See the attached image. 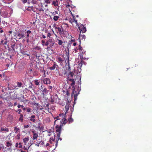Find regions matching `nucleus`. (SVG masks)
Wrapping results in <instances>:
<instances>
[{
  "label": "nucleus",
  "instance_id": "603ef678",
  "mask_svg": "<svg viewBox=\"0 0 152 152\" xmlns=\"http://www.w3.org/2000/svg\"><path fill=\"white\" fill-rule=\"evenodd\" d=\"M64 25L66 26L67 27H69V25L68 24L66 23H63L62 25Z\"/></svg>",
  "mask_w": 152,
  "mask_h": 152
},
{
  "label": "nucleus",
  "instance_id": "393cba45",
  "mask_svg": "<svg viewBox=\"0 0 152 152\" xmlns=\"http://www.w3.org/2000/svg\"><path fill=\"white\" fill-rule=\"evenodd\" d=\"M59 14H58V15H54L53 18V20L55 21L58 20L59 18Z\"/></svg>",
  "mask_w": 152,
  "mask_h": 152
},
{
  "label": "nucleus",
  "instance_id": "338daca9",
  "mask_svg": "<svg viewBox=\"0 0 152 152\" xmlns=\"http://www.w3.org/2000/svg\"><path fill=\"white\" fill-rule=\"evenodd\" d=\"M23 149L25 150H27V148H26L25 146H24L23 147Z\"/></svg>",
  "mask_w": 152,
  "mask_h": 152
},
{
  "label": "nucleus",
  "instance_id": "2eb2a0df",
  "mask_svg": "<svg viewBox=\"0 0 152 152\" xmlns=\"http://www.w3.org/2000/svg\"><path fill=\"white\" fill-rule=\"evenodd\" d=\"M60 134H60V133H57V136H56L57 137L56 142V147L57 146V145L58 144V140H60V141H61L62 140V138H61L60 137Z\"/></svg>",
  "mask_w": 152,
  "mask_h": 152
},
{
  "label": "nucleus",
  "instance_id": "ddd939ff",
  "mask_svg": "<svg viewBox=\"0 0 152 152\" xmlns=\"http://www.w3.org/2000/svg\"><path fill=\"white\" fill-rule=\"evenodd\" d=\"M70 106V103L69 102H67L66 104V105L65 106V108L66 111V112L65 114L66 115V113H67L68 111L69 110V107Z\"/></svg>",
  "mask_w": 152,
  "mask_h": 152
},
{
  "label": "nucleus",
  "instance_id": "a18cd8bd",
  "mask_svg": "<svg viewBox=\"0 0 152 152\" xmlns=\"http://www.w3.org/2000/svg\"><path fill=\"white\" fill-rule=\"evenodd\" d=\"M22 110L21 109H19L17 111H16V112H18V114H20Z\"/></svg>",
  "mask_w": 152,
  "mask_h": 152
},
{
  "label": "nucleus",
  "instance_id": "7c9ffc66",
  "mask_svg": "<svg viewBox=\"0 0 152 152\" xmlns=\"http://www.w3.org/2000/svg\"><path fill=\"white\" fill-rule=\"evenodd\" d=\"M17 86H16L15 87V88H16V87H17V86L19 87H20L22 85V83L21 82H18L17 83Z\"/></svg>",
  "mask_w": 152,
  "mask_h": 152
},
{
  "label": "nucleus",
  "instance_id": "cd10ccee",
  "mask_svg": "<svg viewBox=\"0 0 152 152\" xmlns=\"http://www.w3.org/2000/svg\"><path fill=\"white\" fill-rule=\"evenodd\" d=\"M11 98L13 99H18V100H20L21 102H23L24 101L23 100V99H20V97L17 98L16 96H12L11 97Z\"/></svg>",
  "mask_w": 152,
  "mask_h": 152
},
{
  "label": "nucleus",
  "instance_id": "6ab92c4d",
  "mask_svg": "<svg viewBox=\"0 0 152 152\" xmlns=\"http://www.w3.org/2000/svg\"><path fill=\"white\" fill-rule=\"evenodd\" d=\"M4 36L5 37V38L4 39V40H5V41L3 43V45H7V46H8V45L7 44L8 42V41L7 40V38L6 37L5 35H4Z\"/></svg>",
  "mask_w": 152,
  "mask_h": 152
},
{
  "label": "nucleus",
  "instance_id": "37998d69",
  "mask_svg": "<svg viewBox=\"0 0 152 152\" xmlns=\"http://www.w3.org/2000/svg\"><path fill=\"white\" fill-rule=\"evenodd\" d=\"M66 95L67 96H69V93L68 91H67L66 92Z\"/></svg>",
  "mask_w": 152,
  "mask_h": 152
},
{
  "label": "nucleus",
  "instance_id": "20e7f679",
  "mask_svg": "<svg viewBox=\"0 0 152 152\" xmlns=\"http://www.w3.org/2000/svg\"><path fill=\"white\" fill-rule=\"evenodd\" d=\"M57 45L56 44H55V41L53 38H51L49 39L46 42L45 45L48 46L47 49L48 50H50L52 51L53 50L51 48H53V47L54 45Z\"/></svg>",
  "mask_w": 152,
  "mask_h": 152
},
{
  "label": "nucleus",
  "instance_id": "0eeeda50",
  "mask_svg": "<svg viewBox=\"0 0 152 152\" xmlns=\"http://www.w3.org/2000/svg\"><path fill=\"white\" fill-rule=\"evenodd\" d=\"M54 27L55 29L58 30V33L60 35H63L64 34L65 31L64 30L62 26H61L60 27L55 26H54Z\"/></svg>",
  "mask_w": 152,
  "mask_h": 152
},
{
  "label": "nucleus",
  "instance_id": "79ce46f5",
  "mask_svg": "<svg viewBox=\"0 0 152 152\" xmlns=\"http://www.w3.org/2000/svg\"><path fill=\"white\" fill-rule=\"evenodd\" d=\"M41 42L42 43V45L44 46V45H45V44L46 43V42H45V41L44 40H42L41 41Z\"/></svg>",
  "mask_w": 152,
  "mask_h": 152
},
{
  "label": "nucleus",
  "instance_id": "49530a36",
  "mask_svg": "<svg viewBox=\"0 0 152 152\" xmlns=\"http://www.w3.org/2000/svg\"><path fill=\"white\" fill-rule=\"evenodd\" d=\"M32 10V8L30 7H28V8L26 9V10L31 11V10Z\"/></svg>",
  "mask_w": 152,
  "mask_h": 152
},
{
  "label": "nucleus",
  "instance_id": "c9c22d12",
  "mask_svg": "<svg viewBox=\"0 0 152 152\" xmlns=\"http://www.w3.org/2000/svg\"><path fill=\"white\" fill-rule=\"evenodd\" d=\"M68 121H69V123H70L73 122V120L72 118L70 117L68 119Z\"/></svg>",
  "mask_w": 152,
  "mask_h": 152
},
{
  "label": "nucleus",
  "instance_id": "de8ad7c7",
  "mask_svg": "<svg viewBox=\"0 0 152 152\" xmlns=\"http://www.w3.org/2000/svg\"><path fill=\"white\" fill-rule=\"evenodd\" d=\"M39 143L42 145H44L45 144L44 141H42V140H41L39 141Z\"/></svg>",
  "mask_w": 152,
  "mask_h": 152
},
{
  "label": "nucleus",
  "instance_id": "4be33fe9",
  "mask_svg": "<svg viewBox=\"0 0 152 152\" xmlns=\"http://www.w3.org/2000/svg\"><path fill=\"white\" fill-rule=\"evenodd\" d=\"M70 12L71 13V15H72V16L73 17V21H74L75 22L77 26V24H79L77 23V20H76L75 19V17L74 16V15H73L72 14V12H71V11H70Z\"/></svg>",
  "mask_w": 152,
  "mask_h": 152
},
{
  "label": "nucleus",
  "instance_id": "39448f33",
  "mask_svg": "<svg viewBox=\"0 0 152 152\" xmlns=\"http://www.w3.org/2000/svg\"><path fill=\"white\" fill-rule=\"evenodd\" d=\"M11 47L13 50L14 51H16L18 48L20 47L21 44H16L14 40H12L11 42Z\"/></svg>",
  "mask_w": 152,
  "mask_h": 152
},
{
  "label": "nucleus",
  "instance_id": "09e8293b",
  "mask_svg": "<svg viewBox=\"0 0 152 152\" xmlns=\"http://www.w3.org/2000/svg\"><path fill=\"white\" fill-rule=\"evenodd\" d=\"M19 148H22V143L21 142H19Z\"/></svg>",
  "mask_w": 152,
  "mask_h": 152
},
{
  "label": "nucleus",
  "instance_id": "c756f323",
  "mask_svg": "<svg viewBox=\"0 0 152 152\" xmlns=\"http://www.w3.org/2000/svg\"><path fill=\"white\" fill-rule=\"evenodd\" d=\"M21 53L23 55H26L27 56H29L30 55L29 54L26 53V52L24 50H22L21 51Z\"/></svg>",
  "mask_w": 152,
  "mask_h": 152
},
{
  "label": "nucleus",
  "instance_id": "c03bdc74",
  "mask_svg": "<svg viewBox=\"0 0 152 152\" xmlns=\"http://www.w3.org/2000/svg\"><path fill=\"white\" fill-rule=\"evenodd\" d=\"M34 49L38 50H39L41 49V48H40V47L36 46V47H35Z\"/></svg>",
  "mask_w": 152,
  "mask_h": 152
},
{
  "label": "nucleus",
  "instance_id": "69168bd1",
  "mask_svg": "<svg viewBox=\"0 0 152 152\" xmlns=\"http://www.w3.org/2000/svg\"><path fill=\"white\" fill-rule=\"evenodd\" d=\"M17 105V102H15V103H14V105H13V106H16Z\"/></svg>",
  "mask_w": 152,
  "mask_h": 152
},
{
  "label": "nucleus",
  "instance_id": "8fccbe9b",
  "mask_svg": "<svg viewBox=\"0 0 152 152\" xmlns=\"http://www.w3.org/2000/svg\"><path fill=\"white\" fill-rule=\"evenodd\" d=\"M22 2L24 3H26L27 2V0H21Z\"/></svg>",
  "mask_w": 152,
  "mask_h": 152
},
{
  "label": "nucleus",
  "instance_id": "412c9836",
  "mask_svg": "<svg viewBox=\"0 0 152 152\" xmlns=\"http://www.w3.org/2000/svg\"><path fill=\"white\" fill-rule=\"evenodd\" d=\"M1 14L4 17H7L8 16V14L7 11L2 12Z\"/></svg>",
  "mask_w": 152,
  "mask_h": 152
},
{
  "label": "nucleus",
  "instance_id": "13d9d810",
  "mask_svg": "<svg viewBox=\"0 0 152 152\" xmlns=\"http://www.w3.org/2000/svg\"><path fill=\"white\" fill-rule=\"evenodd\" d=\"M40 143L39 142H37V144H36V145L37 146H39V145Z\"/></svg>",
  "mask_w": 152,
  "mask_h": 152
},
{
  "label": "nucleus",
  "instance_id": "0e129e2a",
  "mask_svg": "<svg viewBox=\"0 0 152 152\" xmlns=\"http://www.w3.org/2000/svg\"><path fill=\"white\" fill-rule=\"evenodd\" d=\"M19 145V143L17 142L16 143V144H15V146L16 147H17L18 146V145Z\"/></svg>",
  "mask_w": 152,
  "mask_h": 152
},
{
  "label": "nucleus",
  "instance_id": "e2e57ef3",
  "mask_svg": "<svg viewBox=\"0 0 152 152\" xmlns=\"http://www.w3.org/2000/svg\"><path fill=\"white\" fill-rule=\"evenodd\" d=\"M32 71V69H30L28 71V72H29L31 73V72Z\"/></svg>",
  "mask_w": 152,
  "mask_h": 152
},
{
  "label": "nucleus",
  "instance_id": "f257e3e1",
  "mask_svg": "<svg viewBox=\"0 0 152 152\" xmlns=\"http://www.w3.org/2000/svg\"><path fill=\"white\" fill-rule=\"evenodd\" d=\"M65 114L60 113L58 116L54 118L55 120L54 124L56 123V121L58 120H61L60 124L61 126H62L63 125H65L67 122V121L66 118Z\"/></svg>",
  "mask_w": 152,
  "mask_h": 152
},
{
  "label": "nucleus",
  "instance_id": "f704fd0d",
  "mask_svg": "<svg viewBox=\"0 0 152 152\" xmlns=\"http://www.w3.org/2000/svg\"><path fill=\"white\" fill-rule=\"evenodd\" d=\"M31 31L30 30H28L26 31V33L27 34L26 35L27 38H28L29 37V34H31Z\"/></svg>",
  "mask_w": 152,
  "mask_h": 152
},
{
  "label": "nucleus",
  "instance_id": "f3484780",
  "mask_svg": "<svg viewBox=\"0 0 152 152\" xmlns=\"http://www.w3.org/2000/svg\"><path fill=\"white\" fill-rule=\"evenodd\" d=\"M79 37V39L80 40V41L81 40H83V39H85L86 37L85 35L83 34H81V33H80V34Z\"/></svg>",
  "mask_w": 152,
  "mask_h": 152
},
{
  "label": "nucleus",
  "instance_id": "7ed1b4c3",
  "mask_svg": "<svg viewBox=\"0 0 152 152\" xmlns=\"http://www.w3.org/2000/svg\"><path fill=\"white\" fill-rule=\"evenodd\" d=\"M64 74L65 75H66L67 77V79L69 77L72 78L74 75V73L73 71L71 72L69 63L68 64V66L66 67L64 71Z\"/></svg>",
  "mask_w": 152,
  "mask_h": 152
},
{
  "label": "nucleus",
  "instance_id": "a878e982",
  "mask_svg": "<svg viewBox=\"0 0 152 152\" xmlns=\"http://www.w3.org/2000/svg\"><path fill=\"white\" fill-rule=\"evenodd\" d=\"M23 114H20L19 121L21 122H22L23 120Z\"/></svg>",
  "mask_w": 152,
  "mask_h": 152
},
{
  "label": "nucleus",
  "instance_id": "6e6d98bb",
  "mask_svg": "<svg viewBox=\"0 0 152 152\" xmlns=\"http://www.w3.org/2000/svg\"><path fill=\"white\" fill-rule=\"evenodd\" d=\"M44 126H41V127H40V130L42 131V130H44Z\"/></svg>",
  "mask_w": 152,
  "mask_h": 152
},
{
  "label": "nucleus",
  "instance_id": "680f3d73",
  "mask_svg": "<svg viewBox=\"0 0 152 152\" xmlns=\"http://www.w3.org/2000/svg\"><path fill=\"white\" fill-rule=\"evenodd\" d=\"M21 107V105L20 104H18V108H20Z\"/></svg>",
  "mask_w": 152,
  "mask_h": 152
},
{
  "label": "nucleus",
  "instance_id": "b1692460",
  "mask_svg": "<svg viewBox=\"0 0 152 152\" xmlns=\"http://www.w3.org/2000/svg\"><path fill=\"white\" fill-rule=\"evenodd\" d=\"M1 131H6L8 132L9 131V129L8 128L5 127H1Z\"/></svg>",
  "mask_w": 152,
  "mask_h": 152
},
{
  "label": "nucleus",
  "instance_id": "473e14b6",
  "mask_svg": "<svg viewBox=\"0 0 152 152\" xmlns=\"http://www.w3.org/2000/svg\"><path fill=\"white\" fill-rule=\"evenodd\" d=\"M12 145L11 143L9 141H7L6 142V146L7 147L11 146Z\"/></svg>",
  "mask_w": 152,
  "mask_h": 152
},
{
  "label": "nucleus",
  "instance_id": "5fc2aeb1",
  "mask_svg": "<svg viewBox=\"0 0 152 152\" xmlns=\"http://www.w3.org/2000/svg\"><path fill=\"white\" fill-rule=\"evenodd\" d=\"M0 29H1V30H0V33H2L4 32L2 28L0 27Z\"/></svg>",
  "mask_w": 152,
  "mask_h": 152
},
{
  "label": "nucleus",
  "instance_id": "dca6fc26",
  "mask_svg": "<svg viewBox=\"0 0 152 152\" xmlns=\"http://www.w3.org/2000/svg\"><path fill=\"white\" fill-rule=\"evenodd\" d=\"M24 34L21 33H18L17 35L16 38L18 39H20L22 38H23L24 37Z\"/></svg>",
  "mask_w": 152,
  "mask_h": 152
},
{
  "label": "nucleus",
  "instance_id": "ea45409f",
  "mask_svg": "<svg viewBox=\"0 0 152 152\" xmlns=\"http://www.w3.org/2000/svg\"><path fill=\"white\" fill-rule=\"evenodd\" d=\"M82 65V60H81V62L80 63H79L78 64V68L80 69L81 68V67Z\"/></svg>",
  "mask_w": 152,
  "mask_h": 152
},
{
  "label": "nucleus",
  "instance_id": "4d7b16f0",
  "mask_svg": "<svg viewBox=\"0 0 152 152\" xmlns=\"http://www.w3.org/2000/svg\"><path fill=\"white\" fill-rule=\"evenodd\" d=\"M21 107L23 108V110H26V108L24 107V106L23 105H21Z\"/></svg>",
  "mask_w": 152,
  "mask_h": 152
},
{
  "label": "nucleus",
  "instance_id": "052dcab7",
  "mask_svg": "<svg viewBox=\"0 0 152 152\" xmlns=\"http://www.w3.org/2000/svg\"><path fill=\"white\" fill-rule=\"evenodd\" d=\"M39 10V11H42V12L44 11V9H43L42 8H41Z\"/></svg>",
  "mask_w": 152,
  "mask_h": 152
},
{
  "label": "nucleus",
  "instance_id": "4c0bfd02",
  "mask_svg": "<svg viewBox=\"0 0 152 152\" xmlns=\"http://www.w3.org/2000/svg\"><path fill=\"white\" fill-rule=\"evenodd\" d=\"M80 44H79V46H78V49L79 50V51L81 50H82L83 49V48L82 47H81V45H80Z\"/></svg>",
  "mask_w": 152,
  "mask_h": 152
},
{
  "label": "nucleus",
  "instance_id": "3c124183",
  "mask_svg": "<svg viewBox=\"0 0 152 152\" xmlns=\"http://www.w3.org/2000/svg\"><path fill=\"white\" fill-rule=\"evenodd\" d=\"M69 19L70 22L72 23V22H73V20H72L71 19ZM66 20H69V19H67V18H66Z\"/></svg>",
  "mask_w": 152,
  "mask_h": 152
},
{
  "label": "nucleus",
  "instance_id": "a211bd4d",
  "mask_svg": "<svg viewBox=\"0 0 152 152\" xmlns=\"http://www.w3.org/2000/svg\"><path fill=\"white\" fill-rule=\"evenodd\" d=\"M36 116L35 115H31L30 118V120L33 123H34L36 121L35 118Z\"/></svg>",
  "mask_w": 152,
  "mask_h": 152
},
{
  "label": "nucleus",
  "instance_id": "f8f14e48",
  "mask_svg": "<svg viewBox=\"0 0 152 152\" xmlns=\"http://www.w3.org/2000/svg\"><path fill=\"white\" fill-rule=\"evenodd\" d=\"M42 80L43 83L45 84H49L51 83L50 80L48 78H45Z\"/></svg>",
  "mask_w": 152,
  "mask_h": 152
},
{
  "label": "nucleus",
  "instance_id": "c85d7f7f",
  "mask_svg": "<svg viewBox=\"0 0 152 152\" xmlns=\"http://www.w3.org/2000/svg\"><path fill=\"white\" fill-rule=\"evenodd\" d=\"M19 130V128H17V126H15L14 127V131H15V133H17L18 132Z\"/></svg>",
  "mask_w": 152,
  "mask_h": 152
},
{
  "label": "nucleus",
  "instance_id": "4468645a",
  "mask_svg": "<svg viewBox=\"0 0 152 152\" xmlns=\"http://www.w3.org/2000/svg\"><path fill=\"white\" fill-rule=\"evenodd\" d=\"M62 127V126H61V124L60 125V126L58 125L56 126V132H58V133H60V134H61V127Z\"/></svg>",
  "mask_w": 152,
  "mask_h": 152
},
{
  "label": "nucleus",
  "instance_id": "6e6552de",
  "mask_svg": "<svg viewBox=\"0 0 152 152\" xmlns=\"http://www.w3.org/2000/svg\"><path fill=\"white\" fill-rule=\"evenodd\" d=\"M77 26L80 30V33L81 32L82 33H85L86 30V26H84L83 24H82L80 25L77 24Z\"/></svg>",
  "mask_w": 152,
  "mask_h": 152
},
{
  "label": "nucleus",
  "instance_id": "2f4dec72",
  "mask_svg": "<svg viewBox=\"0 0 152 152\" xmlns=\"http://www.w3.org/2000/svg\"><path fill=\"white\" fill-rule=\"evenodd\" d=\"M55 141V139H53V137H51L49 140V142L50 143H52V142L54 141Z\"/></svg>",
  "mask_w": 152,
  "mask_h": 152
},
{
  "label": "nucleus",
  "instance_id": "bf43d9fd",
  "mask_svg": "<svg viewBox=\"0 0 152 152\" xmlns=\"http://www.w3.org/2000/svg\"><path fill=\"white\" fill-rule=\"evenodd\" d=\"M29 125H26L24 126V127L26 128H28V127H29Z\"/></svg>",
  "mask_w": 152,
  "mask_h": 152
},
{
  "label": "nucleus",
  "instance_id": "9b49d317",
  "mask_svg": "<svg viewBox=\"0 0 152 152\" xmlns=\"http://www.w3.org/2000/svg\"><path fill=\"white\" fill-rule=\"evenodd\" d=\"M31 132L33 134L32 139L33 140H37L38 137V133L36 132L35 130H32Z\"/></svg>",
  "mask_w": 152,
  "mask_h": 152
},
{
  "label": "nucleus",
  "instance_id": "e433bc0d",
  "mask_svg": "<svg viewBox=\"0 0 152 152\" xmlns=\"http://www.w3.org/2000/svg\"><path fill=\"white\" fill-rule=\"evenodd\" d=\"M45 2L46 3L48 4H50L51 2V0H45Z\"/></svg>",
  "mask_w": 152,
  "mask_h": 152
},
{
  "label": "nucleus",
  "instance_id": "774afa93",
  "mask_svg": "<svg viewBox=\"0 0 152 152\" xmlns=\"http://www.w3.org/2000/svg\"><path fill=\"white\" fill-rule=\"evenodd\" d=\"M52 88V86H49V89H51Z\"/></svg>",
  "mask_w": 152,
  "mask_h": 152
},
{
  "label": "nucleus",
  "instance_id": "58836bf2",
  "mask_svg": "<svg viewBox=\"0 0 152 152\" xmlns=\"http://www.w3.org/2000/svg\"><path fill=\"white\" fill-rule=\"evenodd\" d=\"M34 83H35V84L36 86H37L38 85H39V82L38 80H36L34 81Z\"/></svg>",
  "mask_w": 152,
  "mask_h": 152
},
{
  "label": "nucleus",
  "instance_id": "72a5a7b5",
  "mask_svg": "<svg viewBox=\"0 0 152 152\" xmlns=\"http://www.w3.org/2000/svg\"><path fill=\"white\" fill-rule=\"evenodd\" d=\"M58 41V44L59 45H62L63 43V41L62 40H59L58 39H57Z\"/></svg>",
  "mask_w": 152,
  "mask_h": 152
},
{
  "label": "nucleus",
  "instance_id": "aec40b11",
  "mask_svg": "<svg viewBox=\"0 0 152 152\" xmlns=\"http://www.w3.org/2000/svg\"><path fill=\"white\" fill-rule=\"evenodd\" d=\"M58 1L57 0L53 1L52 3V4L54 6L56 7L58 6Z\"/></svg>",
  "mask_w": 152,
  "mask_h": 152
},
{
  "label": "nucleus",
  "instance_id": "864d4df0",
  "mask_svg": "<svg viewBox=\"0 0 152 152\" xmlns=\"http://www.w3.org/2000/svg\"><path fill=\"white\" fill-rule=\"evenodd\" d=\"M51 36V34L50 33H48L47 34V37H50Z\"/></svg>",
  "mask_w": 152,
  "mask_h": 152
},
{
  "label": "nucleus",
  "instance_id": "bb28decb",
  "mask_svg": "<svg viewBox=\"0 0 152 152\" xmlns=\"http://www.w3.org/2000/svg\"><path fill=\"white\" fill-rule=\"evenodd\" d=\"M29 140V138L25 137L23 139V142L25 143V144H26V142L28 141Z\"/></svg>",
  "mask_w": 152,
  "mask_h": 152
},
{
  "label": "nucleus",
  "instance_id": "423d86ee",
  "mask_svg": "<svg viewBox=\"0 0 152 152\" xmlns=\"http://www.w3.org/2000/svg\"><path fill=\"white\" fill-rule=\"evenodd\" d=\"M79 56H80V58L81 59V60H83L86 59V57L85 56L86 51L83 49L79 51Z\"/></svg>",
  "mask_w": 152,
  "mask_h": 152
},
{
  "label": "nucleus",
  "instance_id": "a19ab883",
  "mask_svg": "<svg viewBox=\"0 0 152 152\" xmlns=\"http://www.w3.org/2000/svg\"><path fill=\"white\" fill-rule=\"evenodd\" d=\"M31 2L34 4H35L37 3V1L36 0H32Z\"/></svg>",
  "mask_w": 152,
  "mask_h": 152
},
{
  "label": "nucleus",
  "instance_id": "9d476101",
  "mask_svg": "<svg viewBox=\"0 0 152 152\" xmlns=\"http://www.w3.org/2000/svg\"><path fill=\"white\" fill-rule=\"evenodd\" d=\"M58 65L56 64L55 62H53V66L51 67H49V69L50 70H53L56 69V70L58 71Z\"/></svg>",
  "mask_w": 152,
  "mask_h": 152
},
{
  "label": "nucleus",
  "instance_id": "f03ea898",
  "mask_svg": "<svg viewBox=\"0 0 152 152\" xmlns=\"http://www.w3.org/2000/svg\"><path fill=\"white\" fill-rule=\"evenodd\" d=\"M66 54L65 55H62L61 56L57 58V61L60 64L65 61L66 62L69 63V53L66 52Z\"/></svg>",
  "mask_w": 152,
  "mask_h": 152
},
{
  "label": "nucleus",
  "instance_id": "5701e85b",
  "mask_svg": "<svg viewBox=\"0 0 152 152\" xmlns=\"http://www.w3.org/2000/svg\"><path fill=\"white\" fill-rule=\"evenodd\" d=\"M68 79L70 81L72 82V83L71 84V85L72 86H74L75 84V82L74 80L73 79H71L69 78Z\"/></svg>",
  "mask_w": 152,
  "mask_h": 152
},
{
  "label": "nucleus",
  "instance_id": "1a4fd4ad",
  "mask_svg": "<svg viewBox=\"0 0 152 152\" xmlns=\"http://www.w3.org/2000/svg\"><path fill=\"white\" fill-rule=\"evenodd\" d=\"M41 88L40 89V90H41V91L42 92V94L44 96V95H45L47 94L48 92V91L47 90V88L45 87V86H44L43 85H42L41 86Z\"/></svg>",
  "mask_w": 152,
  "mask_h": 152
}]
</instances>
